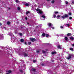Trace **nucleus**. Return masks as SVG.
I'll return each mask as SVG.
<instances>
[{"label": "nucleus", "instance_id": "nucleus-17", "mask_svg": "<svg viewBox=\"0 0 74 74\" xmlns=\"http://www.w3.org/2000/svg\"><path fill=\"white\" fill-rule=\"evenodd\" d=\"M17 10L18 11H19V10H21V8H19V7H18V8H17Z\"/></svg>", "mask_w": 74, "mask_h": 74}, {"label": "nucleus", "instance_id": "nucleus-44", "mask_svg": "<svg viewBox=\"0 0 74 74\" xmlns=\"http://www.w3.org/2000/svg\"><path fill=\"white\" fill-rule=\"evenodd\" d=\"M25 44L26 45V44H27V43H26V42H25Z\"/></svg>", "mask_w": 74, "mask_h": 74}, {"label": "nucleus", "instance_id": "nucleus-11", "mask_svg": "<svg viewBox=\"0 0 74 74\" xmlns=\"http://www.w3.org/2000/svg\"><path fill=\"white\" fill-rule=\"evenodd\" d=\"M45 34H45L43 33L42 34V37H44V36H45Z\"/></svg>", "mask_w": 74, "mask_h": 74}, {"label": "nucleus", "instance_id": "nucleus-15", "mask_svg": "<svg viewBox=\"0 0 74 74\" xmlns=\"http://www.w3.org/2000/svg\"><path fill=\"white\" fill-rule=\"evenodd\" d=\"M26 6H29V4L28 3H26L25 4Z\"/></svg>", "mask_w": 74, "mask_h": 74}, {"label": "nucleus", "instance_id": "nucleus-2", "mask_svg": "<svg viewBox=\"0 0 74 74\" xmlns=\"http://www.w3.org/2000/svg\"><path fill=\"white\" fill-rule=\"evenodd\" d=\"M36 11H37V12L38 14H42L43 13V12L42 11V10L38 8L36 9Z\"/></svg>", "mask_w": 74, "mask_h": 74}, {"label": "nucleus", "instance_id": "nucleus-42", "mask_svg": "<svg viewBox=\"0 0 74 74\" xmlns=\"http://www.w3.org/2000/svg\"><path fill=\"white\" fill-rule=\"evenodd\" d=\"M20 71L21 72H22V73H23V71H22V70H21Z\"/></svg>", "mask_w": 74, "mask_h": 74}, {"label": "nucleus", "instance_id": "nucleus-1", "mask_svg": "<svg viewBox=\"0 0 74 74\" xmlns=\"http://www.w3.org/2000/svg\"><path fill=\"white\" fill-rule=\"evenodd\" d=\"M47 25L49 27L50 29H54V27L52 26V24L50 23H49L47 24Z\"/></svg>", "mask_w": 74, "mask_h": 74}, {"label": "nucleus", "instance_id": "nucleus-4", "mask_svg": "<svg viewBox=\"0 0 74 74\" xmlns=\"http://www.w3.org/2000/svg\"><path fill=\"white\" fill-rule=\"evenodd\" d=\"M40 19L41 20H42V21L45 20V15L42 16L40 15Z\"/></svg>", "mask_w": 74, "mask_h": 74}, {"label": "nucleus", "instance_id": "nucleus-19", "mask_svg": "<svg viewBox=\"0 0 74 74\" xmlns=\"http://www.w3.org/2000/svg\"><path fill=\"white\" fill-rule=\"evenodd\" d=\"M10 23H10V22L9 21H8L7 22V24L8 25H10Z\"/></svg>", "mask_w": 74, "mask_h": 74}, {"label": "nucleus", "instance_id": "nucleus-48", "mask_svg": "<svg viewBox=\"0 0 74 74\" xmlns=\"http://www.w3.org/2000/svg\"><path fill=\"white\" fill-rule=\"evenodd\" d=\"M35 6H36V5H35Z\"/></svg>", "mask_w": 74, "mask_h": 74}, {"label": "nucleus", "instance_id": "nucleus-20", "mask_svg": "<svg viewBox=\"0 0 74 74\" xmlns=\"http://www.w3.org/2000/svg\"><path fill=\"white\" fill-rule=\"evenodd\" d=\"M37 61L36 60H33V62L34 63H36L37 62Z\"/></svg>", "mask_w": 74, "mask_h": 74}, {"label": "nucleus", "instance_id": "nucleus-5", "mask_svg": "<svg viewBox=\"0 0 74 74\" xmlns=\"http://www.w3.org/2000/svg\"><path fill=\"white\" fill-rule=\"evenodd\" d=\"M64 41H65V42H67L68 41H69V39H68V38H67V37H65L64 38Z\"/></svg>", "mask_w": 74, "mask_h": 74}, {"label": "nucleus", "instance_id": "nucleus-34", "mask_svg": "<svg viewBox=\"0 0 74 74\" xmlns=\"http://www.w3.org/2000/svg\"><path fill=\"white\" fill-rule=\"evenodd\" d=\"M19 34L20 35V36H22V33H20Z\"/></svg>", "mask_w": 74, "mask_h": 74}, {"label": "nucleus", "instance_id": "nucleus-23", "mask_svg": "<svg viewBox=\"0 0 74 74\" xmlns=\"http://www.w3.org/2000/svg\"><path fill=\"white\" fill-rule=\"evenodd\" d=\"M71 35V34L70 33H68L67 34V36H70Z\"/></svg>", "mask_w": 74, "mask_h": 74}, {"label": "nucleus", "instance_id": "nucleus-43", "mask_svg": "<svg viewBox=\"0 0 74 74\" xmlns=\"http://www.w3.org/2000/svg\"><path fill=\"white\" fill-rule=\"evenodd\" d=\"M42 66H44V64H42Z\"/></svg>", "mask_w": 74, "mask_h": 74}, {"label": "nucleus", "instance_id": "nucleus-35", "mask_svg": "<svg viewBox=\"0 0 74 74\" xmlns=\"http://www.w3.org/2000/svg\"><path fill=\"white\" fill-rule=\"evenodd\" d=\"M71 45H72V47H74V44H72Z\"/></svg>", "mask_w": 74, "mask_h": 74}, {"label": "nucleus", "instance_id": "nucleus-45", "mask_svg": "<svg viewBox=\"0 0 74 74\" xmlns=\"http://www.w3.org/2000/svg\"><path fill=\"white\" fill-rule=\"evenodd\" d=\"M1 23H0V26H1Z\"/></svg>", "mask_w": 74, "mask_h": 74}, {"label": "nucleus", "instance_id": "nucleus-29", "mask_svg": "<svg viewBox=\"0 0 74 74\" xmlns=\"http://www.w3.org/2000/svg\"><path fill=\"white\" fill-rule=\"evenodd\" d=\"M60 16L59 15L57 16V19H59V18H60Z\"/></svg>", "mask_w": 74, "mask_h": 74}, {"label": "nucleus", "instance_id": "nucleus-22", "mask_svg": "<svg viewBox=\"0 0 74 74\" xmlns=\"http://www.w3.org/2000/svg\"><path fill=\"white\" fill-rule=\"evenodd\" d=\"M8 72L9 73H11V71L10 70L8 71Z\"/></svg>", "mask_w": 74, "mask_h": 74}, {"label": "nucleus", "instance_id": "nucleus-27", "mask_svg": "<svg viewBox=\"0 0 74 74\" xmlns=\"http://www.w3.org/2000/svg\"><path fill=\"white\" fill-rule=\"evenodd\" d=\"M54 2H55V1H54V0H53L51 1V3H52L53 4L54 3Z\"/></svg>", "mask_w": 74, "mask_h": 74}, {"label": "nucleus", "instance_id": "nucleus-46", "mask_svg": "<svg viewBox=\"0 0 74 74\" xmlns=\"http://www.w3.org/2000/svg\"><path fill=\"white\" fill-rule=\"evenodd\" d=\"M27 25H29V23H27Z\"/></svg>", "mask_w": 74, "mask_h": 74}, {"label": "nucleus", "instance_id": "nucleus-9", "mask_svg": "<svg viewBox=\"0 0 74 74\" xmlns=\"http://www.w3.org/2000/svg\"><path fill=\"white\" fill-rule=\"evenodd\" d=\"M57 48H58L59 49H61V46L60 45H58V46H57Z\"/></svg>", "mask_w": 74, "mask_h": 74}, {"label": "nucleus", "instance_id": "nucleus-36", "mask_svg": "<svg viewBox=\"0 0 74 74\" xmlns=\"http://www.w3.org/2000/svg\"><path fill=\"white\" fill-rule=\"evenodd\" d=\"M69 15H71V13H69V14H68Z\"/></svg>", "mask_w": 74, "mask_h": 74}, {"label": "nucleus", "instance_id": "nucleus-50", "mask_svg": "<svg viewBox=\"0 0 74 74\" xmlns=\"http://www.w3.org/2000/svg\"><path fill=\"white\" fill-rule=\"evenodd\" d=\"M0 73H1V72H0Z\"/></svg>", "mask_w": 74, "mask_h": 74}, {"label": "nucleus", "instance_id": "nucleus-39", "mask_svg": "<svg viewBox=\"0 0 74 74\" xmlns=\"http://www.w3.org/2000/svg\"><path fill=\"white\" fill-rule=\"evenodd\" d=\"M72 19V17H69V19Z\"/></svg>", "mask_w": 74, "mask_h": 74}, {"label": "nucleus", "instance_id": "nucleus-51", "mask_svg": "<svg viewBox=\"0 0 74 74\" xmlns=\"http://www.w3.org/2000/svg\"><path fill=\"white\" fill-rule=\"evenodd\" d=\"M62 35H63V34H62Z\"/></svg>", "mask_w": 74, "mask_h": 74}, {"label": "nucleus", "instance_id": "nucleus-37", "mask_svg": "<svg viewBox=\"0 0 74 74\" xmlns=\"http://www.w3.org/2000/svg\"><path fill=\"white\" fill-rule=\"evenodd\" d=\"M65 3H66V4H68V2H67V1H66V2H65Z\"/></svg>", "mask_w": 74, "mask_h": 74}, {"label": "nucleus", "instance_id": "nucleus-13", "mask_svg": "<svg viewBox=\"0 0 74 74\" xmlns=\"http://www.w3.org/2000/svg\"><path fill=\"white\" fill-rule=\"evenodd\" d=\"M32 71H34V72H35V71H36V69L34 68H32Z\"/></svg>", "mask_w": 74, "mask_h": 74}, {"label": "nucleus", "instance_id": "nucleus-26", "mask_svg": "<svg viewBox=\"0 0 74 74\" xmlns=\"http://www.w3.org/2000/svg\"><path fill=\"white\" fill-rule=\"evenodd\" d=\"M66 25L67 26H68V27H69V26H70V24H66Z\"/></svg>", "mask_w": 74, "mask_h": 74}, {"label": "nucleus", "instance_id": "nucleus-16", "mask_svg": "<svg viewBox=\"0 0 74 74\" xmlns=\"http://www.w3.org/2000/svg\"><path fill=\"white\" fill-rule=\"evenodd\" d=\"M24 56H25V57H26V56H27V54H26V53H25L24 54Z\"/></svg>", "mask_w": 74, "mask_h": 74}, {"label": "nucleus", "instance_id": "nucleus-10", "mask_svg": "<svg viewBox=\"0 0 74 74\" xmlns=\"http://www.w3.org/2000/svg\"><path fill=\"white\" fill-rule=\"evenodd\" d=\"M70 38L71 40H74V37H70Z\"/></svg>", "mask_w": 74, "mask_h": 74}, {"label": "nucleus", "instance_id": "nucleus-40", "mask_svg": "<svg viewBox=\"0 0 74 74\" xmlns=\"http://www.w3.org/2000/svg\"><path fill=\"white\" fill-rule=\"evenodd\" d=\"M60 27L61 29H63V26H61Z\"/></svg>", "mask_w": 74, "mask_h": 74}, {"label": "nucleus", "instance_id": "nucleus-49", "mask_svg": "<svg viewBox=\"0 0 74 74\" xmlns=\"http://www.w3.org/2000/svg\"><path fill=\"white\" fill-rule=\"evenodd\" d=\"M49 0H47V1H49Z\"/></svg>", "mask_w": 74, "mask_h": 74}, {"label": "nucleus", "instance_id": "nucleus-31", "mask_svg": "<svg viewBox=\"0 0 74 74\" xmlns=\"http://www.w3.org/2000/svg\"><path fill=\"white\" fill-rule=\"evenodd\" d=\"M32 44V43H31V42H28V44L29 45H30V44Z\"/></svg>", "mask_w": 74, "mask_h": 74}, {"label": "nucleus", "instance_id": "nucleus-12", "mask_svg": "<svg viewBox=\"0 0 74 74\" xmlns=\"http://www.w3.org/2000/svg\"><path fill=\"white\" fill-rule=\"evenodd\" d=\"M56 51L53 52L52 53V55H53L54 54H56Z\"/></svg>", "mask_w": 74, "mask_h": 74}, {"label": "nucleus", "instance_id": "nucleus-41", "mask_svg": "<svg viewBox=\"0 0 74 74\" xmlns=\"http://www.w3.org/2000/svg\"><path fill=\"white\" fill-rule=\"evenodd\" d=\"M25 19H26V20H27V17H25Z\"/></svg>", "mask_w": 74, "mask_h": 74}, {"label": "nucleus", "instance_id": "nucleus-18", "mask_svg": "<svg viewBox=\"0 0 74 74\" xmlns=\"http://www.w3.org/2000/svg\"><path fill=\"white\" fill-rule=\"evenodd\" d=\"M45 36L47 37H48L49 36V35L47 34H46Z\"/></svg>", "mask_w": 74, "mask_h": 74}, {"label": "nucleus", "instance_id": "nucleus-38", "mask_svg": "<svg viewBox=\"0 0 74 74\" xmlns=\"http://www.w3.org/2000/svg\"><path fill=\"white\" fill-rule=\"evenodd\" d=\"M72 4H74V1H72Z\"/></svg>", "mask_w": 74, "mask_h": 74}, {"label": "nucleus", "instance_id": "nucleus-25", "mask_svg": "<svg viewBox=\"0 0 74 74\" xmlns=\"http://www.w3.org/2000/svg\"><path fill=\"white\" fill-rule=\"evenodd\" d=\"M29 13H30L29 11H28L26 12V14H29Z\"/></svg>", "mask_w": 74, "mask_h": 74}, {"label": "nucleus", "instance_id": "nucleus-32", "mask_svg": "<svg viewBox=\"0 0 74 74\" xmlns=\"http://www.w3.org/2000/svg\"><path fill=\"white\" fill-rule=\"evenodd\" d=\"M16 3H18V2H19V1H18V0H16Z\"/></svg>", "mask_w": 74, "mask_h": 74}, {"label": "nucleus", "instance_id": "nucleus-21", "mask_svg": "<svg viewBox=\"0 0 74 74\" xmlns=\"http://www.w3.org/2000/svg\"><path fill=\"white\" fill-rule=\"evenodd\" d=\"M70 49L71 51H73V48H70Z\"/></svg>", "mask_w": 74, "mask_h": 74}, {"label": "nucleus", "instance_id": "nucleus-6", "mask_svg": "<svg viewBox=\"0 0 74 74\" xmlns=\"http://www.w3.org/2000/svg\"><path fill=\"white\" fill-rule=\"evenodd\" d=\"M72 56H73V55H70L67 58V59L69 60V59H70L71 58Z\"/></svg>", "mask_w": 74, "mask_h": 74}, {"label": "nucleus", "instance_id": "nucleus-24", "mask_svg": "<svg viewBox=\"0 0 74 74\" xmlns=\"http://www.w3.org/2000/svg\"><path fill=\"white\" fill-rule=\"evenodd\" d=\"M41 51L43 53H45V51H44L43 50H41Z\"/></svg>", "mask_w": 74, "mask_h": 74}, {"label": "nucleus", "instance_id": "nucleus-30", "mask_svg": "<svg viewBox=\"0 0 74 74\" xmlns=\"http://www.w3.org/2000/svg\"><path fill=\"white\" fill-rule=\"evenodd\" d=\"M53 16L54 18H56V15H55V14H54L53 15Z\"/></svg>", "mask_w": 74, "mask_h": 74}, {"label": "nucleus", "instance_id": "nucleus-33", "mask_svg": "<svg viewBox=\"0 0 74 74\" xmlns=\"http://www.w3.org/2000/svg\"><path fill=\"white\" fill-rule=\"evenodd\" d=\"M40 52V51H39L38 50H36L37 53H38V52Z\"/></svg>", "mask_w": 74, "mask_h": 74}, {"label": "nucleus", "instance_id": "nucleus-28", "mask_svg": "<svg viewBox=\"0 0 74 74\" xmlns=\"http://www.w3.org/2000/svg\"><path fill=\"white\" fill-rule=\"evenodd\" d=\"M54 13H55V14H58V12H55Z\"/></svg>", "mask_w": 74, "mask_h": 74}, {"label": "nucleus", "instance_id": "nucleus-14", "mask_svg": "<svg viewBox=\"0 0 74 74\" xmlns=\"http://www.w3.org/2000/svg\"><path fill=\"white\" fill-rule=\"evenodd\" d=\"M20 41L21 42H23V41H24V40L23 39H21L20 40Z\"/></svg>", "mask_w": 74, "mask_h": 74}, {"label": "nucleus", "instance_id": "nucleus-3", "mask_svg": "<svg viewBox=\"0 0 74 74\" xmlns=\"http://www.w3.org/2000/svg\"><path fill=\"white\" fill-rule=\"evenodd\" d=\"M68 17H69V15L67 14H65L64 15L62 16H61L62 18L63 19H64L66 18H68Z\"/></svg>", "mask_w": 74, "mask_h": 74}, {"label": "nucleus", "instance_id": "nucleus-47", "mask_svg": "<svg viewBox=\"0 0 74 74\" xmlns=\"http://www.w3.org/2000/svg\"><path fill=\"white\" fill-rule=\"evenodd\" d=\"M6 74H9L8 73H6Z\"/></svg>", "mask_w": 74, "mask_h": 74}, {"label": "nucleus", "instance_id": "nucleus-7", "mask_svg": "<svg viewBox=\"0 0 74 74\" xmlns=\"http://www.w3.org/2000/svg\"><path fill=\"white\" fill-rule=\"evenodd\" d=\"M30 40L31 41H32V42H34V41L36 40V39L35 38H30Z\"/></svg>", "mask_w": 74, "mask_h": 74}, {"label": "nucleus", "instance_id": "nucleus-8", "mask_svg": "<svg viewBox=\"0 0 74 74\" xmlns=\"http://www.w3.org/2000/svg\"><path fill=\"white\" fill-rule=\"evenodd\" d=\"M9 34L10 36H13L12 33L11 32H9Z\"/></svg>", "mask_w": 74, "mask_h": 74}]
</instances>
